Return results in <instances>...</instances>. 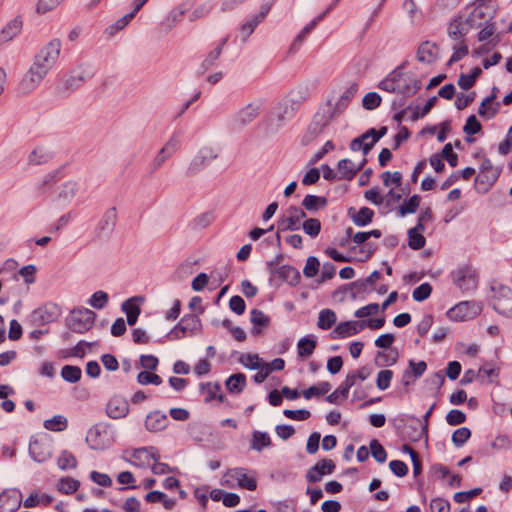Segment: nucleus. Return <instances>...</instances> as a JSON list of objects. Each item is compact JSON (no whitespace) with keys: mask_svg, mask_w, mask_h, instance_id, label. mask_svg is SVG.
<instances>
[{"mask_svg":"<svg viewBox=\"0 0 512 512\" xmlns=\"http://www.w3.org/2000/svg\"><path fill=\"white\" fill-rule=\"evenodd\" d=\"M378 88L389 93L412 96L421 88V83L411 73L396 68L378 84Z\"/></svg>","mask_w":512,"mask_h":512,"instance_id":"obj_1","label":"nucleus"},{"mask_svg":"<svg viewBox=\"0 0 512 512\" xmlns=\"http://www.w3.org/2000/svg\"><path fill=\"white\" fill-rule=\"evenodd\" d=\"M449 276L453 285L463 294L471 293L478 288L479 274L472 264L457 266Z\"/></svg>","mask_w":512,"mask_h":512,"instance_id":"obj_2","label":"nucleus"},{"mask_svg":"<svg viewBox=\"0 0 512 512\" xmlns=\"http://www.w3.org/2000/svg\"><path fill=\"white\" fill-rule=\"evenodd\" d=\"M492 305L496 312L505 317H512V289L499 284L492 287Z\"/></svg>","mask_w":512,"mask_h":512,"instance_id":"obj_3","label":"nucleus"},{"mask_svg":"<svg viewBox=\"0 0 512 512\" xmlns=\"http://www.w3.org/2000/svg\"><path fill=\"white\" fill-rule=\"evenodd\" d=\"M387 127L383 126L379 130L371 128L361 136L353 139L350 143L352 151L362 150L364 156L368 155L373 146L386 135Z\"/></svg>","mask_w":512,"mask_h":512,"instance_id":"obj_4","label":"nucleus"},{"mask_svg":"<svg viewBox=\"0 0 512 512\" xmlns=\"http://www.w3.org/2000/svg\"><path fill=\"white\" fill-rule=\"evenodd\" d=\"M219 155V150L213 146H203L189 163L186 174L195 175L212 163Z\"/></svg>","mask_w":512,"mask_h":512,"instance_id":"obj_5","label":"nucleus"},{"mask_svg":"<svg viewBox=\"0 0 512 512\" xmlns=\"http://www.w3.org/2000/svg\"><path fill=\"white\" fill-rule=\"evenodd\" d=\"M482 306L477 301H462L447 311L449 319L454 321H467L477 317Z\"/></svg>","mask_w":512,"mask_h":512,"instance_id":"obj_6","label":"nucleus"},{"mask_svg":"<svg viewBox=\"0 0 512 512\" xmlns=\"http://www.w3.org/2000/svg\"><path fill=\"white\" fill-rule=\"evenodd\" d=\"M96 314L88 308H76L69 319V327L76 333H84L92 328Z\"/></svg>","mask_w":512,"mask_h":512,"instance_id":"obj_7","label":"nucleus"},{"mask_svg":"<svg viewBox=\"0 0 512 512\" xmlns=\"http://www.w3.org/2000/svg\"><path fill=\"white\" fill-rule=\"evenodd\" d=\"M306 218V213L303 209L295 206L289 207L285 214H283L278 220V230L283 231H295L301 227V221Z\"/></svg>","mask_w":512,"mask_h":512,"instance_id":"obj_8","label":"nucleus"},{"mask_svg":"<svg viewBox=\"0 0 512 512\" xmlns=\"http://www.w3.org/2000/svg\"><path fill=\"white\" fill-rule=\"evenodd\" d=\"M61 50V42L58 39L51 40L40 52L36 55L35 61L49 70L56 64Z\"/></svg>","mask_w":512,"mask_h":512,"instance_id":"obj_9","label":"nucleus"},{"mask_svg":"<svg viewBox=\"0 0 512 512\" xmlns=\"http://www.w3.org/2000/svg\"><path fill=\"white\" fill-rule=\"evenodd\" d=\"M48 72V68L37 62H34L22 79L21 86L23 90L30 92L36 89Z\"/></svg>","mask_w":512,"mask_h":512,"instance_id":"obj_10","label":"nucleus"},{"mask_svg":"<svg viewBox=\"0 0 512 512\" xmlns=\"http://www.w3.org/2000/svg\"><path fill=\"white\" fill-rule=\"evenodd\" d=\"M262 102L255 100L241 108L234 116L233 123L237 127H243L253 122L262 110Z\"/></svg>","mask_w":512,"mask_h":512,"instance_id":"obj_11","label":"nucleus"},{"mask_svg":"<svg viewBox=\"0 0 512 512\" xmlns=\"http://www.w3.org/2000/svg\"><path fill=\"white\" fill-rule=\"evenodd\" d=\"M180 146V137L174 133L165 145L159 150L152 161V171H157L162 165L176 153Z\"/></svg>","mask_w":512,"mask_h":512,"instance_id":"obj_12","label":"nucleus"},{"mask_svg":"<svg viewBox=\"0 0 512 512\" xmlns=\"http://www.w3.org/2000/svg\"><path fill=\"white\" fill-rule=\"evenodd\" d=\"M365 328V323L361 321H345L337 324L331 331L332 339H344L358 334Z\"/></svg>","mask_w":512,"mask_h":512,"instance_id":"obj_13","label":"nucleus"},{"mask_svg":"<svg viewBox=\"0 0 512 512\" xmlns=\"http://www.w3.org/2000/svg\"><path fill=\"white\" fill-rule=\"evenodd\" d=\"M227 477L237 481L240 488L254 491L257 488V480L254 475H248L247 470L242 467L230 469Z\"/></svg>","mask_w":512,"mask_h":512,"instance_id":"obj_14","label":"nucleus"},{"mask_svg":"<svg viewBox=\"0 0 512 512\" xmlns=\"http://www.w3.org/2000/svg\"><path fill=\"white\" fill-rule=\"evenodd\" d=\"M335 470V464L330 459H322L312 466L306 474V478L311 483L321 481L326 474H331Z\"/></svg>","mask_w":512,"mask_h":512,"instance_id":"obj_15","label":"nucleus"},{"mask_svg":"<svg viewBox=\"0 0 512 512\" xmlns=\"http://www.w3.org/2000/svg\"><path fill=\"white\" fill-rule=\"evenodd\" d=\"M270 9V3L262 5L260 11L253 17V19L241 25L240 36L243 41H246L249 38V36L254 32L255 28L266 18Z\"/></svg>","mask_w":512,"mask_h":512,"instance_id":"obj_16","label":"nucleus"},{"mask_svg":"<svg viewBox=\"0 0 512 512\" xmlns=\"http://www.w3.org/2000/svg\"><path fill=\"white\" fill-rule=\"evenodd\" d=\"M157 450L150 447H141L134 449L130 455V463L138 467L149 466L152 460H156Z\"/></svg>","mask_w":512,"mask_h":512,"instance_id":"obj_17","label":"nucleus"},{"mask_svg":"<svg viewBox=\"0 0 512 512\" xmlns=\"http://www.w3.org/2000/svg\"><path fill=\"white\" fill-rule=\"evenodd\" d=\"M469 30L470 28L466 22L463 21L462 16L458 15L449 22L447 34L451 40L457 43L465 41V36L468 34Z\"/></svg>","mask_w":512,"mask_h":512,"instance_id":"obj_18","label":"nucleus"},{"mask_svg":"<svg viewBox=\"0 0 512 512\" xmlns=\"http://www.w3.org/2000/svg\"><path fill=\"white\" fill-rule=\"evenodd\" d=\"M106 413L112 419L124 418L129 413V404L125 398L114 396L107 403Z\"/></svg>","mask_w":512,"mask_h":512,"instance_id":"obj_19","label":"nucleus"},{"mask_svg":"<svg viewBox=\"0 0 512 512\" xmlns=\"http://www.w3.org/2000/svg\"><path fill=\"white\" fill-rule=\"evenodd\" d=\"M357 91L358 85L356 83H351L335 102L331 110V117L340 115L349 106Z\"/></svg>","mask_w":512,"mask_h":512,"instance_id":"obj_20","label":"nucleus"},{"mask_svg":"<svg viewBox=\"0 0 512 512\" xmlns=\"http://www.w3.org/2000/svg\"><path fill=\"white\" fill-rule=\"evenodd\" d=\"M169 424L166 414L156 410L150 412L145 419V427L149 432H160L164 430Z\"/></svg>","mask_w":512,"mask_h":512,"instance_id":"obj_21","label":"nucleus"},{"mask_svg":"<svg viewBox=\"0 0 512 512\" xmlns=\"http://www.w3.org/2000/svg\"><path fill=\"white\" fill-rule=\"evenodd\" d=\"M333 6H329L323 13L314 18L309 24H307L295 37L291 44L292 50H297L303 41L307 38V36L313 31V29L318 25L320 21H322L326 15L332 10Z\"/></svg>","mask_w":512,"mask_h":512,"instance_id":"obj_22","label":"nucleus"},{"mask_svg":"<svg viewBox=\"0 0 512 512\" xmlns=\"http://www.w3.org/2000/svg\"><path fill=\"white\" fill-rule=\"evenodd\" d=\"M199 319L195 315L184 316L180 322L171 331V334L176 339H180L186 335L188 331H193L197 328Z\"/></svg>","mask_w":512,"mask_h":512,"instance_id":"obj_23","label":"nucleus"},{"mask_svg":"<svg viewBox=\"0 0 512 512\" xmlns=\"http://www.w3.org/2000/svg\"><path fill=\"white\" fill-rule=\"evenodd\" d=\"M29 454L34 461L41 463L51 456V451L48 444L35 439L29 443Z\"/></svg>","mask_w":512,"mask_h":512,"instance_id":"obj_24","label":"nucleus"},{"mask_svg":"<svg viewBox=\"0 0 512 512\" xmlns=\"http://www.w3.org/2000/svg\"><path fill=\"white\" fill-rule=\"evenodd\" d=\"M273 275L286 282L290 286H296L300 282L301 278L299 271L290 265H282L276 268L273 272Z\"/></svg>","mask_w":512,"mask_h":512,"instance_id":"obj_25","label":"nucleus"},{"mask_svg":"<svg viewBox=\"0 0 512 512\" xmlns=\"http://www.w3.org/2000/svg\"><path fill=\"white\" fill-rule=\"evenodd\" d=\"M365 163L366 159H363L359 165H356L350 159H341L338 162V172L340 174V178L345 180L353 179L354 176L362 169Z\"/></svg>","mask_w":512,"mask_h":512,"instance_id":"obj_26","label":"nucleus"},{"mask_svg":"<svg viewBox=\"0 0 512 512\" xmlns=\"http://www.w3.org/2000/svg\"><path fill=\"white\" fill-rule=\"evenodd\" d=\"M293 116V109L287 103H280L270 114V122L276 128L281 127L287 119Z\"/></svg>","mask_w":512,"mask_h":512,"instance_id":"obj_27","label":"nucleus"},{"mask_svg":"<svg viewBox=\"0 0 512 512\" xmlns=\"http://www.w3.org/2000/svg\"><path fill=\"white\" fill-rule=\"evenodd\" d=\"M496 30V24L488 21L479 31L477 35L478 41H488L487 45H491L492 48L496 47L500 42V35L496 33Z\"/></svg>","mask_w":512,"mask_h":512,"instance_id":"obj_28","label":"nucleus"},{"mask_svg":"<svg viewBox=\"0 0 512 512\" xmlns=\"http://www.w3.org/2000/svg\"><path fill=\"white\" fill-rule=\"evenodd\" d=\"M438 56V47L435 43L425 41L420 44L417 51V59L424 63H433Z\"/></svg>","mask_w":512,"mask_h":512,"instance_id":"obj_29","label":"nucleus"},{"mask_svg":"<svg viewBox=\"0 0 512 512\" xmlns=\"http://www.w3.org/2000/svg\"><path fill=\"white\" fill-rule=\"evenodd\" d=\"M186 13V9L183 5H179L174 7L169 11L167 16L160 23L161 28L165 32H169L176 24L182 21L184 15Z\"/></svg>","mask_w":512,"mask_h":512,"instance_id":"obj_30","label":"nucleus"},{"mask_svg":"<svg viewBox=\"0 0 512 512\" xmlns=\"http://www.w3.org/2000/svg\"><path fill=\"white\" fill-rule=\"evenodd\" d=\"M425 225L416 224L413 228L408 230V245L413 250L422 249L426 244V239L423 236Z\"/></svg>","mask_w":512,"mask_h":512,"instance_id":"obj_31","label":"nucleus"},{"mask_svg":"<svg viewBox=\"0 0 512 512\" xmlns=\"http://www.w3.org/2000/svg\"><path fill=\"white\" fill-rule=\"evenodd\" d=\"M496 99V94L489 95L484 98L479 106L478 114L487 120H490L496 116L500 109L499 103H494Z\"/></svg>","mask_w":512,"mask_h":512,"instance_id":"obj_32","label":"nucleus"},{"mask_svg":"<svg viewBox=\"0 0 512 512\" xmlns=\"http://www.w3.org/2000/svg\"><path fill=\"white\" fill-rule=\"evenodd\" d=\"M500 175V170L494 168L490 159H484L480 166V173L477 177L481 182H487L492 185Z\"/></svg>","mask_w":512,"mask_h":512,"instance_id":"obj_33","label":"nucleus"},{"mask_svg":"<svg viewBox=\"0 0 512 512\" xmlns=\"http://www.w3.org/2000/svg\"><path fill=\"white\" fill-rule=\"evenodd\" d=\"M22 493L18 489H11L1 493L0 495V507L4 508L8 506L11 510H16L20 507Z\"/></svg>","mask_w":512,"mask_h":512,"instance_id":"obj_34","label":"nucleus"},{"mask_svg":"<svg viewBox=\"0 0 512 512\" xmlns=\"http://www.w3.org/2000/svg\"><path fill=\"white\" fill-rule=\"evenodd\" d=\"M317 346L316 336L313 334L302 337L297 343V353L301 358H307L311 356Z\"/></svg>","mask_w":512,"mask_h":512,"instance_id":"obj_35","label":"nucleus"},{"mask_svg":"<svg viewBox=\"0 0 512 512\" xmlns=\"http://www.w3.org/2000/svg\"><path fill=\"white\" fill-rule=\"evenodd\" d=\"M470 29L482 27L483 24L488 22V17L485 8L473 7L465 20Z\"/></svg>","mask_w":512,"mask_h":512,"instance_id":"obj_36","label":"nucleus"},{"mask_svg":"<svg viewBox=\"0 0 512 512\" xmlns=\"http://www.w3.org/2000/svg\"><path fill=\"white\" fill-rule=\"evenodd\" d=\"M122 311L126 314L127 323L132 326L137 322V319L140 315V307L137 303V298H129L128 300L122 303Z\"/></svg>","mask_w":512,"mask_h":512,"instance_id":"obj_37","label":"nucleus"},{"mask_svg":"<svg viewBox=\"0 0 512 512\" xmlns=\"http://www.w3.org/2000/svg\"><path fill=\"white\" fill-rule=\"evenodd\" d=\"M349 215L355 225L362 227L371 223L374 211L368 207H362L356 212L351 208L349 210Z\"/></svg>","mask_w":512,"mask_h":512,"instance_id":"obj_38","label":"nucleus"},{"mask_svg":"<svg viewBox=\"0 0 512 512\" xmlns=\"http://www.w3.org/2000/svg\"><path fill=\"white\" fill-rule=\"evenodd\" d=\"M247 385L246 376L243 373L232 374L225 381V386L230 393L239 394Z\"/></svg>","mask_w":512,"mask_h":512,"instance_id":"obj_39","label":"nucleus"},{"mask_svg":"<svg viewBox=\"0 0 512 512\" xmlns=\"http://www.w3.org/2000/svg\"><path fill=\"white\" fill-rule=\"evenodd\" d=\"M227 41H228L227 37L221 39L218 42V44L216 45V47L208 53V55L206 56V58L203 60V62L201 64L202 72H205L206 70H208L215 64V62L220 57L222 50H223L225 44L227 43Z\"/></svg>","mask_w":512,"mask_h":512,"instance_id":"obj_40","label":"nucleus"},{"mask_svg":"<svg viewBox=\"0 0 512 512\" xmlns=\"http://www.w3.org/2000/svg\"><path fill=\"white\" fill-rule=\"evenodd\" d=\"M21 29L22 21L19 18L9 21L1 30V39L11 41L20 33Z\"/></svg>","mask_w":512,"mask_h":512,"instance_id":"obj_41","label":"nucleus"},{"mask_svg":"<svg viewBox=\"0 0 512 512\" xmlns=\"http://www.w3.org/2000/svg\"><path fill=\"white\" fill-rule=\"evenodd\" d=\"M327 205V199L325 197L308 194L302 201V206L311 212L318 211L325 208Z\"/></svg>","mask_w":512,"mask_h":512,"instance_id":"obj_42","label":"nucleus"},{"mask_svg":"<svg viewBox=\"0 0 512 512\" xmlns=\"http://www.w3.org/2000/svg\"><path fill=\"white\" fill-rule=\"evenodd\" d=\"M337 320L336 313L331 309H322L319 312L317 326L322 330L330 329Z\"/></svg>","mask_w":512,"mask_h":512,"instance_id":"obj_43","label":"nucleus"},{"mask_svg":"<svg viewBox=\"0 0 512 512\" xmlns=\"http://www.w3.org/2000/svg\"><path fill=\"white\" fill-rule=\"evenodd\" d=\"M201 388L206 395V402H210L214 399H217L219 402H223L225 400V396L220 393L221 386L219 383L208 382L206 384H202Z\"/></svg>","mask_w":512,"mask_h":512,"instance_id":"obj_44","label":"nucleus"},{"mask_svg":"<svg viewBox=\"0 0 512 512\" xmlns=\"http://www.w3.org/2000/svg\"><path fill=\"white\" fill-rule=\"evenodd\" d=\"M271 445V438L268 433L254 431L251 440V448L256 451H262Z\"/></svg>","mask_w":512,"mask_h":512,"instance_id":"obj_45","label":"nucleus"},{"mask_svg":"<svg viewBox=\"0 0 512 512\" xmlns=\"http://www.w3.org/2000/svg\"><path fill=\"white\" fill-rule=\"evenodd\" d=\"M52 154L44 147H36L29 155V163L33 165H40L48 162Z\"/></svg>","mask_w":512,"mask_h":512,"instance_id":"obj_46","label":"nucleus"},{"mask_svg":"<svg viewBox=\"0 0 512 512\" xmlns=\"http://www.w3.org/2000/svg\"><path fill=\"white\" fill-rule=\"evenodd\" d=\"M214 4L211 1L202 2L194 8L189 16L190 21H196L207 17L213 10Z\"/></svg>","mask_w":512,"mask_h":512,"instance_id":"obj_47","label":"nucleus"},{"mask_svg":"<svg viewBox=\"0 0 512 512\" xmlns=\"http://www.w3.org/2000/svg\"><path fill=\"white\" fill-rule=\"evenodd\" d=\"M80 487V482L71 477H62L57 484V489L63 494H72Z\"/></svg>","mask_w":512,"mask_h":512,"instance_id":"obj_48","label":"nucleus"},{"mask_svg":"<svg viewBox=\"0 0 512 512\" xmlns=\"http://www.w3.org/2000/svg\"><path fill=\"white\" fill-rule=\"evenodd\" d=\"M35 313L39 315L41 321L48 323L54 321L58 317L59 308L54 304L45 305L36 310Z\"/></svg>","mask_w":512,"mask_h":512,"instance_id":"obj_49","label":"nucleus"},{"mask_svg":"<svg viewBox=\"0 0 512 512\" xmlns=\"http://www.w3.org/2000/svg\"><path fill=\"white\" fill-rule=\"evenodd\" d=\"M331 390V384L329 382L323 381L318 385H314L309 387L308 389L303 391V397L307 400L311 399L313 396L325 395Z\"/></svg>","mask_w":512,"mask_h":512,"instance_id":"obj_50","label":"nucleus"},{"mask_svg":"<svg viewBox=\"0 0 512 512\" xmlns=\"http://www.w3.org/2000/svg\"><path fill=\"white\" fill-rule=\"evenodd\" d=\"M251 323L254 325L253 333L259 334L261 332L257 327H266L269 324V318L259 309H253L250 317Z\"/></svg>","mask_w":512,"mask_h":512,"instance_id":"obj_51","label":"nucleus"},{"mask_svg":"<svg viewBox=\"0 0 512 512\" xmlns=\"http://www.w3.org/2000/svg\"><path fill=\"white\" fill-rule=\"evenodd\" d=\"M81 375L82 371L78 366L65 365L61 369V377L69 383H77Z\"/></svg>","mask_w":512,"mask_h":512,"instance_id":"obj_52","label":"nucleus"},{"mask_svg":"<svg viewBox=\"0 0 512 512\" xmlns=\"http://www.w3.org/2000/svg\"><path fill=\"white\" fill-rule=\"evenodd\" d=\"M67 426L68 421L62 415H56L44 421V427L50 431H63L67 428Z\"/></svg>","mask_w":512,"mask_h":512,"instance_id":"obj_53","label":"nucleus"},{"mask_svg":"<svg viewBox=\"0 0 512 512\" xmlns=\"http://www.w3.org/2000/svg\"><path fill=\"white\" fill-rule=\"evenodd\" d=\"M239 362L249 369H259L263 364L262 358L258 354L246 353L242 354L239 358Z\"/></svg>","mask_w":512,"mask_h":512,"instance_id":"obj_54","label":"nucleus"},{"mask_svg":"<svg viewBox=\"0 0 512 512\" xmlns=\"http://www.w3.org/2000/svg\"><path fill=\"white\" fill-rule=\"evenodd\" d=\"M420 201H421V198L419 195L411 196L407 201H405L399 207L400 216H405L407 214L415 213L420 205Z\"/></svg>","mask_w":512,"mask_h":512,"instance_id":"obj_55","label":"nucleus"},{"mask_svg":"<svg viewBox=\"0 0 512 512\" xmlns=\"http://www.w3.org/2000/svg\"><path fill=\"white\" fill-rule=\"evenodd\" d=\"M57 465L63 471L74 469L77 466V460L71 452L63 451L58 457Z\"/></svg>","mask_w":512,"mask_h":512,"instance_id":"obj_56","label":"nucleus"},{"mask_svg":"<svg viewBox=\"0 0 512 512\" xmlns=\"http://www.w3.org/2000/svg\"><path fill=\"white\" fill-rule=\"evenodd\" d=\"M301 226L305 234L312 238L317 237L321 231V222L317 218L306 219Z\"/></svg>","mask_w":512,"mask_h":512,"instance_id":"obj_57","label":"nucleus"},{"mask_svg":"<svg viewBox=\"0 0 512 512\" xmlns=\"http://www.w3.org/2000/svg\"><path fill=\"white\" fill-rule=\"evenodd\" d=\"M453 54L451 55L448 64L458 62L463 59L469 52L466 41L457 42L453 45Z\"/></svg>","mask_w":512,"mask_h":512,"instance_id":"obj_58","label":"nucleus"},{"mask_svg":"<svg viewBox=\"0 0 512 512\" xmlns=\"http://www.w3.org/2000/svg\"><path fill=\"white\" fill-rule=\"evenodd\" d=\"M471 437V431L467 427L456 429L452 434V443L455 447H462Z\"/></svg>","mask_w":512,"mask_h":512,"instance_id":"obj_59","label":"nucleus"},{"mask_svg":"<svg viewBox=\"0 0 512 512\" xmlns=\"http://www.w3.org/2000/svg\"><path fill=\"white\" fill-rule=\"evenodd\" d=\"M394 373L392 370L384 369L380 370L376 378V386L379 390H386L390 387Z\"/></svg>","mask_w":512,"mask_h":512,"instance_id":"obj_60","label":"nucleus"},{"mask_svg":"<svg viewBox=\"0 0 512 512\" xmlns=\"http://www.w3.org/2000/svg\"><path fill=\"white\" fill-rule=\"evenodd\" d=\"M109 301V296L106 292L99 290L94 292L88 300L89 305L95 309H103Z\"/></svg>","mask_w":512,"mask_h":512,"instance_id":"obj_61","label":"nucleus"},{"mask_svg":"<svg viewBox=\"0 0 512 512\" xmlns=\"http://www.w3.org/2000/svg\"><path fill=\"white\" fill-rule=\"evenodd\" d=\"M137 382L141 385L153 384V385L158 386V385L162 384L163 381L159 375L147 370V371H141L137 375Z\"/></svg>","mask_w":512,"mask_h":512,"instance_id":"obj_62","label":"nucleus"},{"mask_svg":"<svg viewBox=\"0 0 512 512\" xmlns=\"http://www.w3.org/2000/svg\"><path fill=\"white\" fill-rule=\"evenodd\" d=\"M370 451L373 458L379 462L384 463L387 459V453L386 450L383 448V446L380 444V442L377 439H372L370 441Z\"/></svg>","mask_w":512,"mask_h":512,"instance_id":"obj_63","label":"nucleus"},{"mask_svg":"<svg viewBox=\"0 0 512 512\" xmlns=\"http://www.w3.org/2000/svg\"><path fill=\"white\" fill-rule=\"evenodd\" d=\"M382 98L376 92L367 93L362 99V105L366 110H374L381 104Z\"/></svg>","mask_w":512,"mask_h":512,"instance_id":"obj_64","label":"nucleus"}]
</instances>
